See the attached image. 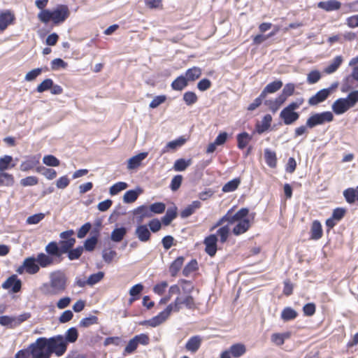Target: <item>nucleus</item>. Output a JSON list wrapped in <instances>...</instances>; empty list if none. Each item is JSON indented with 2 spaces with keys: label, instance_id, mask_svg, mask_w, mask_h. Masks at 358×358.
<instances>
[{
  "label": "nucleus",
  "instance_id": "f257e3e1",
  "mask_svg": "<svg viewBox=\"0 0 358 358\" xmlns=\"http://www.w3.org/2000/svg\"><path fill=\"white\" fill-rule=\"evenodd\" d=\"M31 358H51L55 354L61 357L66 352V346L62 335L45 338H38L30 344Z\"/></svg>",
  "mask_w": 358,
  "mask_h": 358
},
{
  "label": "nucleus",
  "instance_id": "f03ea898",
  "mask_svg": "<svg viewBox=\"0 0 358 358\" xmlns=\"http://www.w3.org/2000/svg\"><path fill=\"white\" fill-rule=\"evenodd\" d=\"M182 283L185 284L187 286L182 287V289L187 295L185 296H178L173 302L171 303L168 308L171 312L178 313L182 308V306L184 305L188 309H194L195 308V302L194 298L189 294L193 287L191 283L186 280H181Z\"/></svg>",
  "mask_w": 358,
  "mask_h": 358
},
{
  "label": "nucleus",
  "instance_id": "7ed1b4c3",
  "mask_svg": "<svg viewBox=\"0 0 358 358\" xmlns=\"http://www.w3.org/2000/svg\"><path fill=\"white\" fill-rule=\"evenodd\" d=\"M303 102V99L292 102L281 110L280 118L283 120L285 125L292 124L299 118V113L294 110L298 109Z\"/></svg>",
  "mask_w": 358,
  "mask_h": 358
},
{
  "label": "nucleus",
  "instance_id": "20e7f679",
  "mask_svg": "<svg viewBox=\"0 0 358 358\" xmlns=\"http://www.w3.org/2000/svg\"><path fill=\"white\" fill-rule=\"evenodd\" d=\"M66 282L67 278L62 271H56L50 273L49 282L58 294L64 292L66 288Z\"/></svg>",
  "mask_w": 358,
  "mask_h": 358
},
{
  "label": "nucleus",
  "instance_id": "39448f33",
  "mask_svg": "<svg viewBox=\"0 0 358 358\" xmlns=\"http://www.w3.org/2000/svg\"><path fill=\"white\" fill-rule=\"evenodd\" d=\"M334 120V115L330 111H325L320 113H315L310 115L306 120V125L312 129L317 125H321L325 122H331Z\"/></svg>",
  "mask_w": 358,
  "mask_h": 358
},
{
  "label": "nucleus",
  "instance_id": "423d86ee",
  "mask_svg": "<svg viewBox=\"0 0 358 358\" xmlns=\"http://www.w3.org/2000/svg\"><path fill=\"white\" fill-rule=\"evenodd\" d=\"M150 343V338L147 334H141L131 338L124 350V355L135 352L139 344L147 345Z\"/></svg>",
  "mask_w": 358,
  "mask_h": 358
},
{
  "label": "nucleus",
  "instance_id": "0eeeda50",
  "mask_svg": "<svg viewBox=\"0 0 358 358\" xmlns=\"http://www.w3.org/2000/svg\"><path fill=\"white\" fill-rule=\"evenodd\" d=\"M40 270L39 265L37 264L35 257H29L24 259L22 264L17 268L16 271L19 274L26 272L30 275L37 273Z\"/></svg>",
  "mask_w": 358,
  "mask_h": 358
},
{
  "label": "nucleus",
  "instance_id": "6e6552de",
  "mask_svg": "<svg viewBox=\"0 0 358 358\" xmlns=\"http://www.w3.org/2000/svg\"><path fill=\"white\" fill-rule=\"evenodd\" d=\"M171 312L168 306L157 315L152 317L148 320H145L141 323V324H147L152 327H156L159 324H162L169 317Z\"/></svg>",
  "mask_w": 358,
  "mask_h": 358
},
{
  "label": "nucleus",
  "instance_id": "1a4fd4ad",
  "mask_svg": "<svg viewBox=\"0 0 358 358\" xmlns=\"http://www.w3.org/2000/svg\"><path fill=\"white\" fill-rule=\"evenodd\" d=\"M52 22L57 24L65 21L69 15V10L65 5H60L51 13Z\"/></svg>",
  "mask_w": 358,
  "mask_h": 358
},
{
  "label": "nucleus",
  "instance_id": "9d476101",
  "mask_svg": "<svg viewBox=\"0 0 358 358\" xmlns=\"http://www.w3.org/2000/svg\"><path fill=\"white\" fill-rule=\"evenodd\" d=\"M217 238L215 234H211L207 236L203 241L206 245L205 251L210 257L215 256L217 252Z\"/></svg>",
  "mask_w": 358,
  "mask_h": 358
},
{
  "label": "nucleus",
  "instance_id": "9b49d317",
  "mask_svg": "<svg viewBox=\"0 0 358 358\" xmlns=\"http://www.w3.org/2000/svg\"><path fill=\"white\" fill-rule=\"evenodd\" d=\"M22 287V282L19 280L15 275L10 276L7 280L2 284V287L5 289H11L12 292H18Z\"/></svg>",
  "mask_w": 358,
  "mask_h": 358
},
{
  "label": "nucleus",
  "instance_id": "f8f14e48",
  "mask_svg": "<svg viewBox=\"0 0 358 358\" xmlns=\"http://www.w3.org/2000/svg\"><path fill=\"white\" fill-rule=\"evenodd\" d=\"M331 108L336 115H341L350 109V107L345 98H340L334 102Z\"/></svg>",
  "mask_w": 358,
  "mask_h": 358
},
{
  "label": "nucleus",
  "instance_id": "ddd939ff",
  "mask_svg": "<svg viewBox=\"0 0 358 358\" xmlns=\"http://www.w3.org/2000/svg\"><path fill=\"white\" fill-rule=\"evenodd\" d=\"M39 268H47L55 264V258L46 253L40 252L35 257Z\"/></svg>",
  "mask_w": 358,
  "mask_h": 358
},
{
  "label": "nucleus",
  "instance_id": "4468645a",
  "mask_svg": "<svg viewBox=\"0 0 358 358\" xmlns=\"http://www.w3.org/2000/svg\"><path fill=\"white\" fill-rule=\"evenodd\" d=\"M329 96V91L326 89H322L308 99V104L310 106H316L325 101Z\"/></svg>",
  "mask_w": 358,
  "mask_h": 358
},
{
  "label": "nucleus",
  "instance_id": "2eb2a0df",
  "mask_svg": "<svg viewBox=\"0 0 358 358\" xmlns=\"http://www.w3.org/2000/svg\"><path fill=\"white\" fill-rule=\"evenodd\" d=\"M148 155V152H144L129 158L127 162V169L133 170L138 168L141 164L142 161L147 157Z\"/></svg>",
  "mask_w": 358,
  "mask_h": 358
},
{
  "label": "nucleus",
  "instance_id": "dca6fc26",
  "mask_svg": "<svg viewBox=\"0 0 358 358\" xmlns=\"http://www.w3.org/2000/svg\"><path fill=\"white\" fill-rule=\"evenodd\" d=\"M202 343V338L200 336H192L187 342L185 348L187 351L195 353L199 349Z\"/></svg>",
  "mask_w": 358,
  "mask_h": 358
},
{
  "label": "nucleus",
  "instance_id": "f3484780",
  "mask_svg": "<svg viewBox=\"0 0 358 358\" xmlns=\"http://www.w3.org/2000/svg\"><path fill=\"white\" fill-rule=\"evenodd\" d=\"M14 15L10 10H6L0 14V30H5L8 26L13 22Z\"/></svg>",
  "mask_w": 358,
  "mask_h": 358
},
{
  "label": "nucleus",
  "instance_id": "a211bd4d",
  "mask_svg": "<svg viewBox=\"0 0 358 358\" xmlns=\"http://www.w3.org/2000/svg\"><path fill=\"white\" fill-rule=\"evenodd\" d=\"M134 215L138 224L142 223L145 217H150L152 216V213H150L149 208L145 206H139L135 209L134 210Z\"/></svg>",
  "mask_w": 358,
  "mask_h": 358
},
{
  "label": "nucleus",
  "instance_id": "6ab92c4d",
  "mask_svg": "<svg viewBox=\"0 0 358 358\" xmlns=\"http://www.w3.org/2000/svg\"><path fill=\"white\" fill-rule=\"evenodd\" d=\"M341 2L336 0L320 1L317 3V7L319 8L323 9L327 12L338 10L341 8Z\"/></svg>",
  "mask_w": 358,
  "mask_h": 358
},
{
  "label": "nucleus",
  "instance_id": "aec40b11",
  "mask_svg": "<svg viewBox=\"0 0 358 358\" xmlns=\"http://www.w3.org/2000/svg\"><path fill=\"white\" fill-rule=\"evenodd\" d=\"M272 122V117L271 115L267 114L264 116L261 122H257L256 124V131L261 134L268 130Z\"/></svg>",
  "mask_w": 358,
  "mask_h": 358
},
{
  "label": "nucleus",
  "instance_id": "412c9836",
  "mask_svg": "<svg viewBox=\"0 0 358 358\" xmlns=\"http://www.w3.org/2000/svg\"><path fill=\"white\" fill-rule=\"evenodd\" d=\"M249 210L246 208L240 209L235 214H232L231 210H229L227 213H229V224H232L236 222H240L243 219H246L245 217L248 215Z\"/></svg>",
  "mask_w": 358,
  "mask_h": 358
},
{
  "label": "nucleus",
  "instance_id": "4be33fe9",
  "mask_svg": "<svg viewBox=\"0 0 358 358\" xmlns=\"http://www.w3.org/2000/svg\"><path fill=\"white\" fill-rule=\"evenodd\" d=\"M45 251L48 255L53 257L55 260L57 258H60L62 256L59 243L55 241L49 243L45 248Z\"/></svg>",
  "mask_w": 358,
  "mask_h": 358
},
{
  "label": "nucleus",
  "instance_id": "5701e85b",
  "mask_svg": "<svg viewBox=\"0 0 358 358\" xmlns=\"http://www.w3.org/2000/svg\"><path fill=\"white\" fill-rule=\"evenodd\" d=\"M201 203L199 201H194L191 204L188 205L180 212V217L182 218H187L192 215L194 212L200 208Z\"/></svg>",
  "mask_w": 358,
  "mask_h": 358
},
{
  "label": "nucleus",
  "instance_id": "b1692460",
  "mask_svg": "<svg viewBox=\"0 0 358 358\" xmlns=\"http://www.w3.org/2000/svg\"><path fill=\"white\" fill-rule=\"evenodd\" d=\"M135 234L142 242L148 241L150 238V232L146 225H139L136 227Z\"/></svg>",
  "mask_w": 358,
  "mask_h": 358
},
{
  "label": "nucleus",
  "instance_id": "393cba45",
  "mask_svg": "<svg viewBox=\"0 0 358 358\" xmlns=\"http://www.w3.org/2000/svg\"><path fill=\"white\" fill-rule=\"evenodd\" d=\"M282 86V82L280 80H275L269 84H268L263 91L261 92L262 96L266 97L267 94L275 93L278 90H279Z\"/></svg>",
  "mask_w": 358,
  "mask_h": 358
},
{
  "label": "nucleus",
  "instance_id": "a878e982",
  "mask_svg": "<svg viewBox=\"0 0 358 358\" xmlns=\"http://www.w3.org/2000/svg\"><path fill=\"white\" fill-rule=\"evenodd\" d=\"M250 227V223L248 219H243L240 222H238V224L234 227L233 233L236 235H241L245 231H247Z\"/></svg>",
  "mask_w": 358,
  "mask_h": 358
},
{
  "label": "nucleus",
  "instance_id": "bb28decb",
  "mask_svg": "<svg viewBox=\"0 0 358 358\" xmlns=\"http://www.w3.org/2000/svg\"><path fill=\"white\" fill-rule=\"evenodd\" d=\"M177 210L178 209L176 206H172L166 210V214L162 218V222L164 225H169L171 222L176 217Z\"/></svg>",
  "mask_w": 358,
  "mask_h": 358
},
{
  "label": "nucleus",
  "instance_id": "cd10ccee",
  "mask_svg": "<svg viewBox=\"0 0 358 358\" xmlns=\"http://www.w3.org/2000/svg\"><path fill=\"white\" fill-rule=\"evenodd\" d=\"M38 164H39V157L33 156L20 164V170L28 171L34 168Z\"/></svg>",
  "mask_w": 358,
  "mask_h": 358
},
{
  "label": "nucleus",
  "instance_id": "c85d7f7f",
  "mask_svg": "<svg viewBox=\"0 0 358 358\" xmlns=\"http://www.w3.org/2000/svg\"><path fill=\"white\" fill-rule=\"evenodd\" d=\"M228 350L234 358H238L245 353L246 348L242 343H236L232 345Z\"/></svg>",
  "mask_w": 358,
  "mask_h": 358
},
{
  "label": "nucleus",
  "instance_id": "c756f323",
  "mask_svg": "<svg viewBox=\"0 0 358 358\" xmlns=\"http://www.w3.org/2000/svg\"><path fill=\"white\" fill-rule=\"evenodd\" d=\"M322 236V229L320 222L317 220L313 221L310 229V238L318 240Z\"/></svg>",
  "mask_w": 358,
  "mask_h": 358
},
{
  "label": "nucleus",
  "instance_id": "7c9ffc66",
  "mask_svg": "<svg viewBox=\"0 0 358 358\" xmlns=\"http://www.w3.org/2000/svg\"><path fill=\"white\" fill-rule=\"evenodd\" d=\"M78 336V333L75 327L69 329L65 334V336H62L65 343L66 350L67 349V343H74L77 340Z\"/></svg>",
  "mask_w": 358,
  "mask_h": 358
},
{
  "label": "nucleus",
  "instance_id": "2f4dec72",
  "mask_svg": "<svg viewBox=\"0 0 358 358\" xmlns=\"http://www.w3.org/2000/svg\"><path fill=\"white\" fill-rule=\"evenodd\" d=\"M343 62V57L341 56H336L333 61L324 69V71L327 74L334 73L341 65Z\"/></svg>",
  "mask_w": 358,
  "mask_h": 358
},
{
  "label": "nucleus",
  "instance_id": "473e14b6",
  "mask_svg": "<svg viewBox=\"0 0 358 358\" xmlns=\"http://www.w3.org/2000/svg\"><path fill=\"white\" fill-rule=\"evenodd\" d=\"M188 85V81L184 76H180L171 83V87L174 90L181 91Z\"/></svg>",
  "mask_w": 358,
  "mask_h": 358
},
{
  "label": "nucleus",
  "instance_id": "72a5a7b5",
  "mask_svg": "<svg viewBox=\"0 0 358 358\" xmlns=\"http://www.w3.org/2000/svg\"><path fill=\"white\" fill-rule=\"evenodd\" d=\"M291 334L289 332L275 333L271 335V340L276 345H282L286 339L289 338Z\"/></svg>",
  "mask_w": 358,
  "mask_h": 358
},
{
  "label": "nucleus",
  "instance_id": "f704fd0d",
  "mask_svg": "<svg viewBox=\"0 0 358 358\" xmlns=\"http://www.w3.org/2000/svg\"><path fill=\"white\" fill-rule=\"evenodd\" d=\"M264 157L267 165L271 168H274L277 164V157L275 152L268 148L264 150Z\"/></svg>",
  "mask_w": 358,
  "mask_h": 358
},
{
  "label": "nucleus",
  "instance_id": "c9c22d12",
  "mask_svg": "<svg viewBox=\"0 0 358 358\" xmlns=\"http://www.w3.org/2000/svg\"><path fill=\"white\" fill-rule=\"evenodd\" d=\"M59 250L62 255L68 253L76 243V238H70L69 240H62L59 243Z\"/></svg>",
  "mask_w": 358,
  "mask_h": 358
},
{
  "label": "nucleus",
  "instance_id": "e433bc0d",
  "mask_svg": "<svg viewBox=\"0 0 358 358\" xmlns=\"http://www.w3.org/2000/svg\"><path fill=\"white\" fill-rule=\"evenodd\" d=\"M36 172L42 174L45 176L48 180H52L56 178L57 172L52 169L46 168L43 166H39L36 167Z\"/></svg>",
  "mask_w": 358,
  "mask_h": 358
},
{
  "label": "nucleus",
  "instance_id": "4c0bfd02",
  "mask_svg": "<svg viewBox=\"0 0 358 358\" xmlns=\"http://www.w3.org/2000/svg\"><path fill=\"white\" fill-rule=\"evenodd\" d=\"M15 182L13 175L0 171V186L11 187Z\"/></svg>",
  "mask_w": 358,
  "mask_h": 358
},
{
  "label": "nucleus",
  "instance_id": "58836bf2",
  "mask_svg": "<svg viewBox=\"0 0 358 358\" xmlns=\"http://www.w3.org/2000/svg\"><path fill=\"white\" fill-rule=\"evenodd\" d=\"M201 75V69L199 67L194 66L187 70L185 78L187 81H194L198 79Z\"/></svg>",
  "mask_w": 358,
  "mask_h": 358
},
{
  "label": "nucleus",
  "instance_id": "ea45409f",
  "mask_svg": "<svg viewBox=\"0 0 358 358\" xmlns=\"http://www.w3.org/2000/svg\"><path fill=\"white\" fill-rule=\"evenodd\" d=\"M127 234L125 227H120L115 229L110 235V238L114 242H120Z\"/></svg>",
  "mask_w": 358,
  "mask_h": 358
},
{
  "label": "nucleus",
  "instance_id": "a19ab883",
  "mask_svg": "<svg viewBox=\"0 0 358 358\" xmlns=\"http://www.w3.org/2000/svg\"><path fill=\"white\" fill-rule=\"evenodd\" d=\"M184 262V258L182 257H178L175 261L171 264L169 268V272L172 276H176L178 271L180 270Z\"/></svg>",
  "mask_w": 358,
  "mask_h": 358
},
{
  "label": "nucleus",
  "instance_id": "79ce46f5",
  "mask_svg": "<svg viewBox=\"0 0 358 358\" xmlns=\"http://www.w3.org/2000/svg\"><path fill=\"white\" fill-rule=\"evenodd\" d=\"M241 184V179L238 178H234L227 182L222 189L223 192H231L235 191Z\"/></svg>",
  "mask_w": 358,
  "mask_h": 358
},
{
  "label": "nucleus",
  "instance_id": "37998d69",
  "mask_svg": "<svg viewBox=\"0 0 358 358\" xmlns=\"http://www.w3.org/2000/svg\"><path fill=\"white\" fill-rule=\"evenodd\" d=\"M192 164V159H178L173 164V169L176 171H183Z\"/></svg>",
  "mask_w": 358,
  "mask_h": 358
},
{
  "label": "nucleus",
  "instance_id": "c03bdc74",
  "mask_svg": "<svg viewBox=\"0 0 358 358\" xmlns=\"http://www.w3.org/2000/svg\"><path fill=\"white\" fill-rule=\"evenodd\" d=\"M251 139L252 137L247 132H243L238 134V148L241 150L245 148Z\"/></svg>",
  "mask_w": 358,
  "mask_h": 358
},
{
  "label": "nucleus",
  "instance_id": "a18cd8bd",
  "mask_svg": "<svg viewBox=\"0 0 358 358\" xmlns=\"http://www.w3.org/2000/svg\"><path fill=\"white\" fill-rule=\"evenodd\" d=\"M298 314L296 311L290 307L284 308L281 313V317L284 321H289L295 319Z\"/></svg>",
  "mask_w": 358,
  "mask_h": 358
},
{
  "label": "nucleus",
  "instance_id": "49530a36",
  "mask_svg": "<svg viewBox=\"0 0 358 358\" xmlns=\"http://www.w3.org/2000/svg\"><path fill=\"white\" fill-rule=\"evenodd\" d=\"M185 140L182 138L169 142L166 144V147L162 151V154H164V153L168 152V150L169 149L174 150L178 147H180L181 145H182L185 143Z\"/></svg>",
  "mask_w": 358,
  "mask_h": 358
},
{
  "label": "nucleus",
  "instance_id": "de8ad7c7",
  "mask_svg": "<svg viewBox=\"0 0 358 358\" xmlns=\"http://www.w3.org/2000/svg\"><path fill=\"white\" fill-rule=\"evenodd\" d=\"M139 195V192L136 190H129L126 192L123 196V201L125 203H131L134 202Z\"/></svg>",
  "mask_w": 358,
  "mask_h": 358
},
{
  "label": "nucleus",
  "instance_id": "09e8293b",
  "mask_svg": "<svg viewBox=\"0 0 358 358\" xmlns=\"http://www.w3.org/2000/svg\"><path fill=\"white\" fill-rule=\"evenodd\" d=\"M128 185L124 182H118L110 187L109 192L111 195H116L120 192L127 189Z\"/></svg>",
  "mask_w": 358,
  "mask_h": 358
},
{
  "label": "nucleus",
  "instance_id": "8fccbe9b",
  "mask_svg": "<svg viewBox=\"0 0 358 358\" xmlns=\"http://www.w3.org/2000/svg\"><path fill=\"white\" fill-rule=\"evenodd\" d=\"M321 78V73L317 70H313L307 75V82L308 84L313 85L317 83Z\"/></svg>",
  "mask_w": 358,
  "mask_h": 358
},
{
  "label": "nucleus",
  "instance_id": "3c124183",
  "mask_svg": "<svg viewBox=\"0 0 358 358\" xmlns=\"http://www.w3.org/2000/svg\"><path fill=\"white\" fill-rule=\"evenodd\" d=\"M43 162L48 166H58L60 164L59 160L52 155L44 156L43 158Z\"/></svg>",
  "mask_w": 358,
  "mask_h": 358
},
{
  "label": "nucleus",
  "instance_id": "603ef678",
  "mask_svg": "<svg viewBox=\"0 0 358 358\" xmlns=\"http://www.w3.org/2000/svg\"><path fill=\"white\" fill-rule=\"evenodd\" d=\"M343 196L348 203H354L357 200L356 192L353 188H348L343 192Z\"/></svg>",
  "mask_w": 358,
  "mask_h": 358
},
{
  "label": "nucleus",
  "instance_id": "864d4df0",
  "mask_svg": "<svg viewBox=\"0 0 358 358\" xmlns=\"http://www.w3.org/2000/svg\"><path fill=\"white\" fill-rule=\"evenodd\" d=\"M0 324L9 328L15 327L14 316L3 315L0 317Z\"/></svg>",
  "mask_w": 358,
  "mask_h": 358
},
{
  "label": "nucleus",
  "instance_id": "5fc2aeb1",
  "mask_svg": "<svg viewBox=\"0 0 358 358\" xmlns=\"http://www.w3.org/2000/svg\"><path fill=\"white\" fill-rule=\"evenodd\" d=\"M183 100L187 106H191L197 101L198 97L194 92L189 91L183 94Z\"/></svg>",
  "mask_w": 358,
  "mask_h": 358
},
{
  "label": "nucleus",
  "instance_id": "6e6d98bb",
  "mask_svg": "<svg viewBox=\"0 0 358 358\" xmlns=\"http://www.w3.org/2000/svg\"><path fill=\"white\" fill-rule=\"evenodd\" d=\"M98 238L96 236H92L87 238L84 243V249L87 251H93L97 244Z\"/></svg>",
  "mask_w": 358,
  "mask_h": 358
},
{
  "label": "nucleus",
  "instance_id": "4d7b16f0",
  "mask_svg": "<svg viewBox=\"0 0 358 358\" xmlns=\"http://www.w3.org/2000/svg\"><path fill=\"white\" fill-rule=\"evenodd\" d=\"M98 323V317L95 315H91L83 318L80 322V326L82 327H88L92 324Z\"/></svg>",
  "mask_w": 358,
  "mask_h": 358
},
{
  "label": "nucleus",
  "instance_id": "13d9d810",
  "mask_svg": "<svg viewBox=\"0 0 358 358\" xmlns=\"http://www.w3.org/2000/svg\"><path fill=\"white\" fill-rule=\"evenodd\" d=\"M84 250V248L83 246L77 247L75 249H73L68 252V257L70 260H75L80 258Z\"/></svg>",
  "mask_w": 358,
  "mask_h": 358
},
{
  "label": "nucleus",
  "instance_id": "bf43d9fd",
  "mask_svg": "<svg viewBox=\"0 0 358 358\" xmlns=\"http://www.w3.org/2000/svg\"><path fill=\"white\" fill-rule=\"evenodd\" d=\"M13 161V157L9 155H5L0 158V171L3 172L10 167V164Z\"/></svg>",
  "mask_w": 358,
  "mask_h": 358
},
{
  "label": "nucleus",
  "instance_id": "052dcab7",
  "mask_svg": "<svg viewBox=\"0 0 358 358\" xmlns=\"http://www.w3.org/2000/svg\"><path fill=\"white\" fill-rule=\"evenodd\" d=\"M104 276V273L102 271H99L96 273H94L90 275L87 282L89 285H94L102 280Z\"/></svg>",
  "mask_w": 358,
  "mask_h": 358
},
{
  "label": "nucleus",
  "instance_id": "680f3d73",
  "mask_svg": "<svg viewBox=\"0 0 358 358\" xmlns=\"http://www.w3.org/2000/svg\"><path fill=\"white\" fill-rule=\"evenodd\" d=\"M166 208V206L164 203L157 202L151 204L149 207L150 213L157 214L162 213Z\"/></svg>",
  "mask_w": 358,
  "mask_h": 358
},
{
  "label": "nucleus",
  "instance_id": "e2e57ef3",
  "mask_svg": "<svg viewBox=\"0 0 358 358\" xmlns=\"http://www.w3.org/2000/svg\"><path fill=\"white\" fill-rule=\"evenodd\" d=\"M349 65L353 66L350 77L358 82V56L352 58L350 60Z\"/></svg>",
  "mask_w": 358,
  "mask_h": 358
},
{
  "label": "nucleus",
  "instance_id": "0e129e2a",
  "mask_svg": "<svg viewBox=\"0 0 358 358\" xmlns=\"http://www.w3.org/2000/svg\"><path fill=\"white\" fill-rule=\"evenodd\" d=\"M52 80L47 78L44 80L40 85H38L36 90L38 92H43L48 90H50L52 87Z\"/></svg>",
  "mask_w": 358,
  "mask_h": 358
},
{
  "label": "nucleus",
  "instance_id": "69168bd1",
  "mask_svg": "<svg viewBox=\"0 0 358 358\" xmlns=\"http://www.w3.org/2000/svg\"><path fill=\"white\" fill-rule=\"evenodd\" d=\"M52 11L49 10H43L38 15V19L44 23H48L50 20L52 21V15L51 14Z\"/></svg>",
  "mask_w": 358,
  "mask_h": 358
},
{
  "label": "nucleus",
  "instance_id": "338daca9",
  "mask_svg": "<svg viewBox=\"0 0 358 358\" xmlns=\"http://www.w3.org/2000/svg\"><path fill=\"white\" fill-rule=\"evenodd\" d=\"M345 99L347 100L350 107H353L358 102V90L350 92Z\"/></svg>",
  "mask_w": 358,
  "mask_h": 358
},
{
  "label": "nucleus",
  "instance_id": "774afa93",
  "mask_svg": "<svg viewBox=\"0 0 358 358\" xmlns=\"http://www.w3.org/2000/svg\"><path fill=\"white\" fill-rule=\"evenodd\" d=\"M31 349L29 345L27 348L19 350L15 355V358H31Z\"/></svg>",
  "mask_w": 358,
  "mask_h": 358
}]
</instances>
